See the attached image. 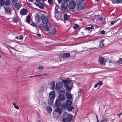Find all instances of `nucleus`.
<instances>
[{"label": "nucleus", "mask_w": 122, "mask_h": 122, "mask_svg": "<svg viewBox=\"0 0 122 122\" xmlns=\"http://www.w3.org/2000/svg\"><path fill=\"white\" fill-rule=\"evenodd\" d=\"M18 19L17 18H16L14 17L13 18L12 21L13 22L17 23L18 21Z\"/></svg>", "instance_id": "nucleus-34"}, {"label": "nucleus", "mask_w": 122, "mask_h": 122, "mask_svg": "<svg viewBox=\"0 0 122 122\" xmlns=\"http://www.w3.org/2000/svg\"><path fill=\"white\" fill-rule=\"evenodd\" d=\"M44 76H47L49 74L47 73H46L44 74Z\"/></svg>", "instance_id": "nucleus-52"}, {"label": "nucleus", "mask_w": 122, "mask_h": 122, "mask_svg": "<svg viewBox=\"0 0 122 122\" xmlns=\"http://www.w3.org/2000/svg\"><path fill=\"white\" fill-rule=\"evenodd\" d=\"M14 107H15V108H16V109H19V107L17 105L15 106Z\"/></svg>", "instance_id": "nucleus-50"}, {"label": "nucleus", "mask_w": 122, "mask_h": 122, "mask_svg": "<svg viewBox=\"0 0 122 122\" xmlns=\"http://www.w3.org/2000/svg\"><path fill=\"white\" fill-rule=\"evenodd\" d=\"M64 86H65L66 88V90L67 91H70L71 89V88L70 86L68 84H64Z\"/></svg>", "instance_id": "nucleus-16"}, {"label": "nucleus", "mask_w": 122, "mask_h": 122, "mask_svg": "<svg viewBox=\"0 0 122 122\" xmlns=\"http://www.w3.org/2000/svg\"><path fill=\"white\" fill-rule=\"evenodd\" d=\"M81 90L80 89L79 90V91L78 92V96L79 97L81 95Z\"/></svg>", "instance_id": "nucleus-46"}, {"label": "nucleus", "mask_w": 122, "mask_h": 122, "mask_svg": "<svg viewBox=\"0 0 122 122\" xmlns=\"http://www.w3.org/2000/svg\"><path fill=\"white\" fill-rule=\"evenodd\" d=\"M69 16L67 14H65L64 15V18L65 20H68Z\"/></svg>", "instance_id": "nucleus-28"}, {"label": "nucleus", "mask_w": 122, "mask_h": 122, "mask_svg": "<svg viewBox=\"0 0 122 122\" xmlns=\"http://www.w3.org/2000/svg\"><path fill=\"white\" fill-rule=\"evenodd\" d=\"M10 0H6L5 2V5L6 6H9L10 4Z\"/></svg>", "instance_id": "nucleus-22"}, {"label": "nucleus", "mask_w": 122, "mask_h": 122, "mask_svg": "<svg viewBox=\"0 0 122 122\" xmlns=\"http://www.w3.org/2000/svg\"><path fill=\"white\" fill-rule=\"evenodd\" d=\"M70 56V53H65L63 54L62 57L63 58L69 57Z\"/></svg>", "instance_id": "nucleus-23"}, {"label": "nucleus", "mask_w": 122, "mask_h": 122, "mask_svg": "<svg viewBox=\"0 0 122 122\" xmlns=\"http://www.w3.org/2000/svg\"><path fill=\"white\" fill-rule=\"evenodd\" d=\"M5 10V12L6 13H11L10 8L9 7H4Z\"/></svg>", "instance_id": "nucleus-18"}, {"label": "nucleus", "mask_w": 122, "mask_h": 122, "mask_svg": "<svg viewBox=\"0 0 122 122\" xmlns=\"http://www.w3.org/2000/svg\"><path fill=\"white\" fill-rule=\"evenodd\" d=\"M65 92V91L64 90H60L59 91V93L64 95Z\"/></svg>", "instance_id": "nucleus-33"}, {"label": "nucleus", "mask_w": 122, "mask_h": 122, "mask_svg": "<svg viewBox=\"0 0 122 122\" xmlns=\"http://www.w3.org/2000/svg\"><path fill=\"white\" fill-rule=\"evenodd\" d=\"M26 22L29 23L30 21V15H28L26 17Z\"/></svg>", "instance_id": "nucleus-24"}, {"label": "nucleus", "mask_w": 122, "mask_h": 122, "mask_svg": "<svg viewBox=\"0 0 122 122\" xmlns=\"http://www.w3.org/2000/svg\"><path fill=\"white\" fill-rule=\"evenodd\" d=\"M72 104L71 101L70 100H67L66 101V104L68 105H71Z\"/></svg>", "instance_id": "nucleus-27"}, {"label": "nucleus", "mask_w": 122, "mask_h": 122, "mask_svg": "<svg viewBox=\"0 0 122 122\" xmlns=\"http://www.w3.org/2000/svg\"><path fill=\"white\" fill-rule=\"evenodd\" d=\"M102 84V82L101 81H100L98 82L94 86V87L95 88H96L98 86V89L101 86Z\"/></svg>", "instance_id": "nucleus-13"}, {"label": "nucleus", "mask_w": 122, "mask_h": 122, "mask_svg": "<svg viewBox=\"0 0 122 122\" xmlns=\"http://www.w3.org/2000/svg\"><path fill=\"white\" fill-rule=\"evenodd\" d=\"M104 40H101L100 41V44L99 46L100 48H101L104 46L103 41Z\"/></svg>", "instance_id": "nucleus-20"}, {"label": "nucleus", "mask_w": 122, "mask_h": 122, "mask_svg": "<svg viewBox=\"0 0 122 122\" xmlns=\"http://www.w3.org/2000/svg\"><path fill=\"white\" fill-rule=\"evenodd\" d=\"M15 8L17 10H19L21 6L19 3H17L15 4L14 5Z\"/></svg>", "instance_id": "nucleus-19"}, {"label": "nucleus", "mask_w": 122, "mask_h": 122, "mask_svg": "<svg viewBox=\"0 0 122 122\" xmlns=\"http://www.w3.org/2000/svg\"><path fill=\"white\" fill-rule=\"evenodd\" d=\"M37 122H40L41 121L40 120H37Z\"/></svg>", "instance_id": "nucleus-64"}, {"label": "nucleus", "mask_w": 122, "mask_h": 122, "mask_svg": "<svg viewBox=\"0 0 122 122\" xmlns=\"http://www.w3.org/2000/svg\"><path fill=\"white\" fill-rule=\"evenodd\" d=\"M66 96L68 99H72L73 98L72 95L70 94L68 92H67L66 93Z\"/></svg>", "instance_id": "nucleus-8"}, {"label": "nucleus", "mask_w": 122, "mask_h": 122, "mask_svg": "<svg viewBox=\"0 0 122 122\" xmlns=\"http://www.w3.org/2000/svg\"><path fill=\"white\" fill-rule=\"evenodd\" d=\"M41 17L42 22L44 24H46L48 23L49 21V18L48 16L42 15Z\"/></svg>", "instance_id": "nucleus-3"}, {"label": "nucleus", "mask_w": 122, "mask_h": 122, "mask_svg": "<svg viewBox=\"0 0 122 122\" xmlns=\"http://www.w3.org/2000/svg\"><path fill=\"white\" fill-rule=\"evenodd\" d=\"M53 100L52 99H49L48 101V103L50 105H52L53 103Z\"/></svg>", "instance_id": "nucleus-30"}, {"label": "nucleus", "mask_w": 122, "mask_h": 122, "mask_svg": "<svg viewBox=\"0 0 122 122\" xmlns=\"http://www.w3.org/2000/svg\"><path fill=\"white\" fill-rule=\"evenodd\" d=\"M13 104L14 105V107L16 105V103L15 102H13Z\"/></svg>", "instance_id": "nucleus-59"}, {"label": "nucleus", "mask_w": 122, "mask_h": 122, "mask_svg": "<svg viewBox=\"0 0 122 122\" xmlns=\"http://www.w3.org/2000/svg\"><path fill=\"white\" fill-rule=\"evenodd\" d=\"M56 30L55 28H54L52 30V33L53 35H54L56 34Z\"/></svg>", "instance_id": "nucleus-39"}, {"label": "nucleus", "mask_w": 122, "mask_h": 122, "mask_svg": "<svg viewBox=\"0 0 122 122\" xmlns=\"http://www.w3.org/2000/svg\"><path fill=\"white\" fill-rule=\"evenodd\" d=\"M45 29L47 31H48L49 30V28L47 25H46L45 26Z\"/></svg>", "instance_id": "nucleus-41"}, {"label": "nucleus", "mask_w": 122, "mask_h": 122, "mask_svg": "<svg viewBox=\"0 0 122 122\" xmlns=\"http://www.w3.org/2000/svg\"><path fill=\"white\" fill-rule=\"evenodd\" d=\"M116 62L118 63L119 64H122V59H120L118 61Z\"/></svg>", "instance_id": "nucleus-38"}, {"label": "nucleus", "mask_w": 122, "mask_h": 122, "mask_svg": "<svg viewBox=\"0 0 122 122\" xmlns=\"http://www.w3.org/2000/svg\"><path fill=\"white\" fill-rule=\"evenodd\" d=\"M76 6V3L74 0H72L70 1L69 5V11H71L73 12L74 11V8Z\"/></svg>", "instance_id": "nucleus-2"}, {"label": "nucleus", "mask_w": 122, "mask_h": 122, "mask_svg": "<svg viewBox=\"0 0 122 122\" xmlns=\"http://www.w3.org/2000/svg\"><path fill=\"white\" fill-rule=\"evenodd\" d=\"M61 107L63 109H66L67 107V105L65 103L62 104Z\"/></svg>", "instance_id": "nucleus-26"}, {"label": "nucleus", "mask_w": 122, "mask_h": 122, "mask_svg": "<svg viewBox=\"0 0 122 122\" xmlns=\"http://www.w3.org/2000/svg\"><path fill=\"white\" fill-rule=\"evenodd\" d=\"M58 98L60 101H62L65 100L66 97L64 95L60 94L59 95Z\"/></svg>", "instance_id": "nucleus-9"}, {"label": "nucleus", "mask_w": 122, "mask_h": 122, "mask_svg": "<svg viewBox=\"0 0 122 122\" xmlns=\"http://www.w3.org/2000/svg\"><path fill=\"white\" fill-rule=\"evenodd\" d=\"M5 5V1L4 0H0V5L2 6Z\"/></svg>", "instance_id": "nucleus-31"}, {"label": "nucleus", "mask_w": 122, "mask_h": 122, "mask_svg": "<svg viewBox=\"0 0 122 122\" xmlns=\"http://www.w3.org/2000/svg\"><path fill=\"white\" fill-rule=\"evenodd\" d=\"M94 28V26H92L90 27H87L85 28V30L90 33L92 31V29Z\"/></svg>", "instance_id": "nucleus-17"}, {"label": "nucleus", "mask_w": 122, "mask_h": 122, "mask_svg": "<svg viewBox=\"0 0 122 122\" xmlns=\"http://www.w3.org/2000/svg\"><path fill=\"white\" fill-rule=\"evenodd\" d=\"M58 1L59 4L61 3L62 2V0H58Z\"/></svg>", "instance_id": "nucleus-51"}, {"label": "nucleus", "mask_w": 122, "mask_h": 122, "mask_svg": "<svg viewBox=\"0 0 122 122\" xmlns=\"http://www.w3.org/2000/svg\"><path fill=\"white\" fill-rule=\"evenodd\" d=\"M55 96V92L53 91L51 92L49 94L50 98L51 99H53L54 98Z\"/></svg>", "instance_id": "nucleus-10"}, {"label": "nucleus", "mask_w": 122, "mask_h": 122, "mask_svg": "<svg viewBox=\"0 0 122 122\" xmlns=\"http://www.w3.org/2000/svg\"><path fill=\"white\" fill-rule=\"evenodd\" d=\"M61 104L60 101L59 100L56 99L55 102V105L56 107H58L60 106Z\"/></svg>", "instance_id": "nucleus-12"}, {"label": "nucleus", "mask_w": 122, "mask_h": 122, "mask_svg": "<svg viewBox=\"0 0 122 122\" xmlns=\"http://www.w3.org/2000/svg\"><path fill=\"white\" fill-rule=\"evenodd\" d=\"M41 76H45L44 75V74H41Z\"/></svg>", "instance_id": "nucleus-61"}, {"label": "nucleus", "mask_w": 122, "mask_h": 122, "mask_svg": "<svg viewBox=\"0 0 122 122\" xmlns=\"http://www.w3.org/2000/svg\"><path fill=\"white\" fill-rule=\"evenodd\" d=\"M67 3L63 2L61 6V8L62 10H67L68 9L67 7Z\"/></svg>", "instance_id": "nucleus-6"}, {"label": "nucleus", "mask_w": 122, "mask_h": 122, "mask_svg": "<svg viewBox=\"0 0 122 122\" xmlns=\"http://www.w3.org/2000/svg\"><path fill=\"white\" fill-rule=\"evenodd\" d=\"M23 38V36L22 35H20L19 36V39L20 40H21Z\"/></svg>", "instance_id": "nucleus-49"}, {"label": "nucleus", "mask_w": 122, "mask_h": 122, "mask_svg": "<svg viewBox=\"0 0 122 122\" xmlns=\"http://www.w3.org/2000/svg\"><path fill=\"white\" fill-rule=\"evenodd\" d=\"M122 114V112H121V113H120L119 114H117V115L118 116H119V117H120V116Z\"/></svg>", "instance_id": "nucleus-53"}, {"label": "nucleus", "mask_w": 122, "mask_h": 122, "mask_svg": "<svg viewBox=\"0 0 122 122\" xmlns=\"http://www.w3.org/2000/svg\"><path fill=\"white\" fill-rule=\"evenodd\" d=\"M71 80H70L69 78L66 80H63L62 82L65 84H70L71 82Z\"/></svg>", "instance_id": "nucleus-11"}, {"label": "nucleus", "mask_w": 122, "mask_h": 122, "mask_svg": "<svg viewBox=\"0 0 122 122\" xmlns=\"http://www.w3.org/2000/svg\"><path fill=\"white\" fill-rule=\"evenodd\" d=\"M117 3H122V0H116Z\"/></svg>", "instance_id": "nucleus-44"}, {"label": "nucleus", "mask_w": 122, "mask_h": 122, "mask_svg": "<svg viewBox=\"0 0 122 122\" xmlns=\"http://www.w3.org/2000/svg\"><path fill=\"white\" fill-rule=\"evenodd\" d=\"M79 27V25L77 24H75L74 26V27L75 29H76Z\"/></svg>", "instance_id": "nucleus-40"}, {"label": "nucleus", "mask_w": 122, "mask_h": 122, "mask_svg": "<svg viewBox=\"0 0 122 122\" xmlns=\"http://www.w3.org/2000/svg\"><path fill=\"white\" fill-rule=\"evenodd\" d=\"M62 117L63 118L62 121L63 122H71L72 120V115L67 112L64 113Z\"/></svg>", "instance_id": "nucleus-1"}, {"label": "nucleus", "mask_w": 122, "mask_h": 122, "mask_svg": "<svg viewBox=\"0 0 122 122\" xmlns=\"http://www.w3.org/2000/svg\"><path fill=\"white\" fill-rule=\"evenodd\" d=\"M58 7L57 6H56L55 7V13L57 14L58 12Z\"/></svg>", "instance_id": "nucleus-32"}, {"label": "nucleus", "mask_w": 122, "mask_h": 122, "mask_svg": "<svg viewBox=\"0 0 122 122\" xmlns=\"http://www.w3.org/2000/svg\"><path fill=\"white\" fill-rule=\"evenodd\" d=\"M107 119L105 118H104L101 122H107Z\"/></svg>", "instance_id": "nucleus-45"}, {"label": "nucleus", "mask_w": 122, "mask_h": 122, "mask_svg": "<svg viewBox=\"0 0 122 122\" xmlns=\"http://www.w3.org/2000/svg\"><path fill=\"white\" fill-rule=\"evenodd\" d=\"M28 0L30 2H32L34 1L35 0Z\"/></svg>", "instance_id": "nucleus-58"}, {"label": "nucleus", "mask_w": 122, "mask_h": 122, "mask_svg": "<svg viewBox=\"0 0 122 122\" xmlns=\"http://www.w3.org/2000/svg\"><path fill=\"white\" fill-rule=\"evenodd\" d=\"M55 83L54 81H52L50 83L51 86H50V89L53 90L55 88Z\"/></svg>", "instance_id": "nucleus-14"}, {"label": "nucleus", "mask_w": 122, "mask_h": 122, "mask_svg": "<svg viewBox=\"0 0 122 122\" xmlns=\"http://www.w3.org/2000/svg\"><path fill=\"white\" fill-rule=\"evenodd\" d=\"M46 109L48 113H51L52 110V109L51 107L50 106L48 107Z\"/></svg>", "instance_id": "nucleus-25"}, {"label": "nucleus", "mask_w": 122, "mask_h": 122, "mask_svg": "<svg viewBox=\"0 0 122 122\" xmlns=\"http://www.w3.org/2000/svg\"><path fill=\"white\" fill-rule=\"evenodd\" d=\"M16 38L17 39H19V37H17H17H16Z\"/></svg>", "instance_id": "nucleus-62"}, {"label": "nucleus", "mask_w": 122, "mask_h": 122, "mask_svg": "<svg viewBox=\"0 0 122 122\" xmlns=\"http://www.w3.org/2000/svg\"><path fill=\"white\" fill-rule=\"evenodd\" d=\"M105 33V31L104 30H102L101 31V33L102 34H104Z\"/></svg>", "instance_id": "nucleus-48"}, {"label": "nucleus", "mask_w": 122, "mask_h": 122, "mask_svg": "<svg viewBox=\"0 0 122 122\" xmlns=\"http://www.w3.org/2000/svg\"><path fill=\"white\" fill-rule=\"evenodd\" d=\"M63 84L61 82H58L56 83L55 90L58 91L63 86Z\"/></svg>", "instance_id": "nucleus-4"}, {"label": "nucleus", "mask_w": 122, "mask_h": 122, "mask_svg": "<svg viewBox=\"0 0 122 122\" xmlns=\"http://www.w3.org/2000/svg\"><path fill=\"white\" fill-rule=\"evenodd\" d=\"M18 0H11V2L13 4H15V3H17L18 1Z\"/></svg>", "instance_id": "nucleus-35"}, {"label": "nucleus", "mask_w": 122, "mask_h": 122, "mask_svg": "<svg viewBox=\"0 0 122 122\" xmlns=\"http://www.w3.org/2000/svg\"><path fill=\"white\" fill-rule=\"evenodd\" d=\"M34 24H35L34 23H32V24H31L30 25L33 26H35V25Z\"/></svg>", "instance_id": "nucleus-56"}, {"label": "nucleus", "mask_w": 122, "mask_h": 122, "mask_svg": "<svg viewBox=\"0 0 122 122\" xmlns=\"http://www.w3.org/2000/svg\"><path fill=\"white\" fill-rule=\"evenodd\" d=\"M118 19H117L116 20L112 21L111 22V25H114L115 23L117 21H118Z\"/></svg>", "instance_id": "nucleus-37"}, {"label": "nucleus", "mask_w": 122, "mask_h": 122, "mask_svg": "<svg viewBox=\"0 0 122 122\" xmlns=\"http://www.w3.org/2000/svg\"><path fill=\"white\" fill-rule=\"evenodd\" d=\"M41 0H36V2H39Z\"/></svg>", "instance_id": "nucleus-54"}, {"label": "nucleus", "mask_w": 122, "mask_h": 122, "mask_svg": "<svg viewBox=\"0 0 122 122\" xmlns=\"http://www.w3.org/2000/svg\"><path fill=\"white\" fill-rule=\"evenodd\" d=\"M38 3L37 5L41 9H43L44 8V6L43 3H40V2Z\"/></svg>", "instance_id": "nucleus-21"}, {"label": "nucleus", "mask_w": 122, "mask_h": 122, "mask_svg": "<svg viewBox=\"0 0 122 122\" xmlns=\"http://www.w3.org/2000/svg\"><path fill=\"white\" fill-rule=\"evenodd\" d=\"M9 47L11 48V49H14V50L17 51H18L16 49H15V48H13V47H12L11 46H9Z\"/></svg>", "instance_id": "nucleus-47"}, {"label": "nucleus", "mask_w": 122, "mask_h": 122, "mask_svg": "<svg viewBox=\"0 0 122 122\" xmlns=\"http://www.w3.org/2000/svg\"><path fill=\"white\" fill-rule=\"evenodd\" d=\"M37 35L39 37H40L41 36V35L40 34H37Z\"/></svg>", "instance_id": "nucleus-55"}, {"label": "nucleus", "mask_w": 122, "mask_h": 122, "mask_svg": "<svg viewBox=\"0 0 122 122\" xmlns=\"http://www.w3.org/2000/svg\"><path fill=\"white\" fill-rule=\"evenodd\" d=\"M28 12L27 10L23 8L21 9L20 11V14L22 15H27Z\"/></svg>", "instance_id": "nucleus-7"}, {"label": "nucleus", "mask_w": 122, "mask_h": 122, "mask_svg": "<svg viewBox=\"0 0 122 122\" xmlns=\"http://www.w3.org/2000/svg\"><path fill=\"white\" fill-rule=\"evenodd\" d=\"M67 109L68 110L71 111L72 109H74V108L73 106H70L67 107Z\"/></svg>", "instance_id": "nucleus-29"}, {"label": "nucleus", "mask_w": 122, "mask_h": 122, "mask_svg": "<svg viewBox=\"0 0 122 122\" xmlns=\"http://www.w3.org/2000/svg\"><path fill=\"white\" fill-rule=\"evenodd\" d=\"M67 2L69 1V0H63Z\"/></svg>", "instance_id": "nucleus-63"}, {"label": "nucleus", "mask_w": 122, "mask_h": 122, "mask_svg": "<svg viewBox=\"0 0 122 122\" xmlns=\"http://www.w3.org/2000/svg\"><path fill=\"white\" fill-rule=\"evenodd\" d=\"M48 1L49 4L50 5H52L53 4L52 0H48Z\"/></svg>", "instance_id": "nucleus-42"}, {"label": "nucleus", "mask_w": 122, "mask_h": 122, "mask_svg": "<svg viewBox=\"0 0 122 122\" xmlns=\"http://www.w3.org/2000/svg\"><path fill=\"white\" fill-rule=\"evenodd\" d=\"M37 76H41V74L40 75H37L35 76V77H36Z\"/></svg>", "instance_id": "nucleus-57"}, {"label": "nucleus", "mask_w": 122, "mask_h": 122, "mask_svg": "<svg viewBox=\"0 0 122 122\" xmlns=\"http://www.w3.org/2000/svg\"><path fill=\"white\" fill-rule=\"evenodd\" d=\"M30 77L31 78L35 77V76H30Z\"/></svg>", "instance_id": "nucleus-60"}, {"label": "nucleus", "mask_w": 122, "mask_h": 122, "mask_svg": "<svg viewBox=\"0 0 122 122\" xmlns=\"http://www.w3.org/2000/svg\"><path fill=\"white\" fill-rule=\"evenodd\" d=\"M99 59V62L101 65H105L106 62L105 61V59L104 57L102 56L100 57Z\"/></svg>", "instance_id": "nucleus-5"}, {"label": "nucleus", "mask_w": 122, "mask_h": 122, "mask_svg": "<svg viewBox=\"0 0 122 122\" xmlns=\"http://www.w3.org/2000/svg\"><path fill=\"white\" fill-rule=\"evenodd\" d=\"M44 69V67L43 66H39L37 68L38 69L43 70Z\"/></svg>", "instance_id": "nucleus-43"}, {"label": "nucleus", "mask_w": 122, "mask_h": 122, "mask_svg": "<svg viewBox=\"0 0 122 122\" xmlns=\"http://www.w3.org/2000/svg\"><path fill=\"white\" fill-rule=\"evenodd\" d=\"M55 112H58L59 113L61 114L62 111V110L61 108H58L55 109Z\"/></svg>", "instance_id": "nucleus-15"}, {"label": "nucleus", "mask_w": 122, "mask_h": 122, "mask_svg": "<svg viewBox=\"0 0 122 122\" xmlns=\"http://www.w3.org/2000/svg\"><path fill=\"white\" fill-rule=\"evenodd\" d=\"M44 87L43 86H42L41 87V88L39 90V92H42L44 89Z\"/></svg>", "instance_id": "nucleus-36"}]
</instances>
